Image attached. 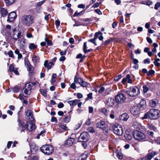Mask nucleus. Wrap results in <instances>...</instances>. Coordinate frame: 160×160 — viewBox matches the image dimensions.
<instances>
[{
    "instance_id": "obj_1",
    "label": "nucleus",
    "mask_w": 160,
    "mask_h": 160,
    "mask_svg": "<svg viewBox=\"0 0 160 160\" xmlns=\"http://www.w3.org/2000/svg\"><path fill=\"white\" fill-rule=\"evenodd\" d=\"M160 117V110L158 109H152L147 113L144 117L142 118L143 119L149 118L151 120H156Z\"/></svg>"
},
{
    "instance_id": "obj_2",
    "label": "nucleus",
    "mask_w": 160,
    "mask_h": 160,
    "mask_svg": "<svg viewBox=\"0 0 160 160\" xmlns=\"http://www.w3.org/2000/svg\"><path fill=\"white\" fill-rule=\"evenodd\" d=\"M77 83H79L81 87H88V85H90L89 83L84 81L82 78L75 76L74 78V82L72 83L70 85L71 88L75 90L76 88V84Z\"/></svg>"
},
{
    "instance_id": "obj_3",
    "label": "nucleus",
    "mask_w": 160,
    "mask_h": 160,
    "mask_svg": "<svg viewBox=\"0 0 160 160\" xmlns=\"http://www.w3.org/2000/svg\"><path fill=\"white\" fill-rule=\"evenodd\" d=\"M145 129L143 126H141L139 130L134 131L133 135L134 138L139 141L144 139L145 137L144 133Z\"/></svg>"
},
{
    "instance_id": "obj_4",
    "label": "nucleus",
    "mask_w": 160,
    "mask_h": 160,
    "mask_svg": "<svg viewBox=\"0 0 160 160\" xmlns=\"http://www.w3.org/2000/svg\"><path fill=\"white\" fill-rule=\"evenodd\" d=\"M23 122L22 121H19L18 122L19 127L18 129V130L21 129V132L22 131L24 132V129H27L29 131H31L35 129V124L33 123L29 122H27L25 126L23 125Z\"/></svg>"
},
{
    "instance_id": "obj_5",
    "label": "nucleus",
    "mask_w": 160,
    "mask_h": 160,
    "mask_svg": "<svg viewBox=\"0 0 160 160\" xmlns=\"http://www.w3.org/2000/svg\"><path fill=\"white\" fill-rule=\"evenodd\" d=\"M34 17L31 15H24L21 19V22L24 25L30 26L34 22Z\"/></svg>"
},
{
    "instance_id": "obj_6",
    "label": "nucleus",
    "mask_w": 160,
    "mask_h": 160,
    "mask_svg": "<svg viewBox=\"0 0 160 160\" xmlns=\"http://www.w3.org/2000/svg\"><path fill=\"white\" fill-rule=\"evenodd\" d=\"M125 93L131 97L137 96L140 93L139 90L137 87L134 86L131 87L128 89Z\"/></svg>"
},
{
    "instance_id": "obj_7",
    "label": "nucleus",
    "mask_w": 160,
    "mask_h": 160,
    "mask_svg": "<svg viewBox=\"0 0 160 160\" xmlns=\"http://www.w3.org/2000/svg\"><path fill=\"white\" fill-rule=\"evenodd\" d=\"M40 150L44 154L49 155L53 152V148L50 144H46L40 148Z\"/></svg>"
},
{
    "instance_id": "obj_8",
    "label": "nucleus",
    "mask_w": 160,
    "mask_h": 160,
    "mask_svg": "<svg viewBox=\"0 0 160 160\" xmlns=\"http://www.w3.org/2000/svg\"><path fill=\"white\" fill-rule=\"evenodd\" d=\"M153 84L152 83L148 82L143 86V92L144 96L146 97H149L151 95L150 93H147L149 90H152L153 89Z\"/></svg>"
},
{
    "instance_id": "obj_9",
    "label": "nucleus",
    "mask_w": 160,
    "mask_h": 160,
    "mask_svg": "<svg viewBox=\"0 0 160 160\" xmlns=\"http://www.w3.org/2000/svg\"><path fill=\"white\" fill-rule=\"evenodd\" d=\"M112 129L113 132L117 135L121 136L123 133V129L121 126L118 123H116L113 126Z\"/></svg>"
},
{
    "instance_id": "obj_10",
    "label": "nucleus",
    "mask_w": 160,
    "mask_h": 160,
    "mask_svg": "<svg viewBox=\"0 0 160 160\" xmlns=\"http://www.w3.org/2000/svg\"><path fill=\"white\" fill-rule=\"evenodd\" d=\"M126 97L125 95L122 93H119L115 97L116 102L118 103H123L126 100Z\"/></svg>"
},
{
    "instance_id": "obj_11",
    "label": "nucleus",
    "mask_w": 160,
    "mask_h": 160,
    "mask_svg": "<svg viewBox=\"0 0 160 160\" xmlns=\"http://www.w3.org/2000/svg\"><path fill=\"white\" fill-rule=\"evenodd\" d=\"M89 136L87 132H83L81 134L78 138V141L80 142L87 141L88 140Z\"/></svg>"
},
{
    "instance_id": "obj_12",
    "label": "nucleus",
    "mask_w": 160,
    "mask_h": 160,
    "mask_svg": "<svg viewBox=\"0 0 160 160\" xmlns=\"http://www.w3.org/2000/svg\"><path fill=\"white\" fill-rule=\"evenodd\" d=\"M130 112L132 115L138 117L140 112V109L137 106H133L131 108Z\"/></svg>"
},
{
    "instance_id": "obj_13",
    "label": "nucleus",
    "mask_w": 160,
    "mask_h": 160,
    "mask_svg": "<svg viewBox=\"0 0 160 160\" xmlns=\"http://www.w3.org/2000/svg\"><path fill=\"white\" fill-rule=\"evenodd\" d=\"M157 153V152L152 151V152H149L145 156L142 158V160H151Z\"/></svg>"
},
{
    "instance_id": "obj_14",
    "label": "nucleus",
    "mask_w": 160,
    "mask_h": 160,
    "mask_svg": "<svg viewBox=\"0 0 160 160\" xmlns=\"http://www.w3.org/2000/svg\"><path fill=\"white\" fill-rule=\"evenodd\" d=\"M26 118L28 120L33 121L34 120V118L33 116L32 111L30 110H28L25 112Z\"/></svg>"
},
{
    "instance_id": "obj_15",
    "label": "nucleus",
    "mask_w": 160,
    "mask_h": 160,
    "mask_svg": "<svg viewBox=\"0 0 160 160\" xmlns=\"http://www.w3.org/2000/svg\"><path fill=\"white\" fill-rule=\"evenodd\" d=\"M12 30L13 31V33L12 34V35L11 36V37L12 39L15 40H17L18 39H19L22 37L23 34L20 32H18L17 35L15 36L14 34L15 32L16 31V28H14L12 29Z\"/></svg>"
},
{
    "instance_id": "obj_16",
    "label": "nucleus",
    "mask_w": 160,
    "mask_h": 160,
    "mask_svg": "<svg viewBox=\"0 0 160 160\" xmlns=\"http://www.w3.org/2000/svg\"><path fill=\"white\" fill-rule=\"evenodd\" d=\"M75 139L74 138H68V139L65 141L64 145L66 147L70 146L75 142Z\"/></svg>"
},
{
    "instance_id": "obj_17",
    "label": "nucleus",
    "mask_w": 160,
    "mask_h": 160,
    "mask_svg": "<svg viewBox=\"0 0 160 160\" xmlns=\"http://www.w3.org/2000/svg\"><path fill=\"white\" fill-rule=\"evenodd\" d=\"M105 123L103 121H101L98 122L96 124L97 128L102 129L103 130H106L105 127Z\"/></svg>"
},
{
    "instance_id": "obj_18",
    "label": "nucleus",
    "mask_w": 160,
    "mask_h": 160,
    "mask_svg": "<svg viewBox=\"0 0 160 160\" xmlns=\"http://www.w3.org/2000/svg\"><path fill=\"white\" fill-rule=\"evenodd\" d=\"M16 13L15 12H12L10 13L8 15L7 21L10 22L13 21L16 18Z\"/></svg>"
},
{
    "instance_id": "obj_19",
    "label": "nucleus",
    "mask_w": 160,
    "mask_h": 160,
    "mask_svg": "<svg viewBox=\"0 0 160 160\" xmlns=\"http://www.w3.org/2000/svg\"><path fill=\"white\" fill-rule=\"evenodd\" d=\"M127 81L128 83H132V80L130 78V76L129 74H127L126 77L123 78L122 81V82L123 84H124Z\"/></svg>"
},
{
    "instance_id": "obj_20",
    "label": "nucleus",
    "mask_w": 160,
    "mask_h": 160,
    "mask_svg": "<svg viewBox=\"0 0 160 160\" xmlns=\"http://www.w3.org/2000/svg\"><path fill=\"white\" fill-rule=\"evenodd\" d=\"M54 64L53 62H50L49 63H48V61L45 60L44 62V66L47 69L49 70L52 68Z\"/></svg>"
},
{
    "instance_id": "obj_21",
    "label": "nucleus",
    "mask_w": 160,
    "mask_h": 160,
    "mask_svg": "<svg viewBox=\"0 0 160 160\" xmlns=\"http://www.w3.org/2000/svg\"><path fill=\"white\" fill-rule=\"evenodd\" d=\"M129 118L128 113L125 112L121 114L119 116V118L121 120L127 121Z\"/></svg>"
},
{
    "instance_id": "obj_22",
    "label": "nucleus",
    "mask_w": 160,
    "mask_h": 160,
    "mask_svg": "<svg viewBox=\"0 0 160 160\" xmlns=\"http://www.w3.org/2000/svg\"><path fill=\"white\" fill-rule=\"evenodd\" d=\"M9 71L10 72H14V73L17 75L19 74L18 69L16 68H15L14 65L13 64H11L9 67Z\"/></svg>"
},
{
    "instance_id": "obj_23",
    "label": "nucleus",
    "mask_w": 160,
    "mask_h": 160,
    "mask_svg": "<svg viewBox=\"0 0 160 160\" xmlns=\"http://www.w3.org/2000/svg\"><path fill=\"white\" fill-rule=\"evenodd\" d=\"M102 34V33L100 31L97 32L95 34L94 38L96 40L98 38L100 40L102 41L103 39Z\"/></svg>"
},
{
    "instance_id": "obj_24",
    "label": "nucleus",
    "mask_w": 160,
    "mask_h": 160,
    "mask_svg": "<svg viewBox=\"0 0 160 160\" xmlns=\"http://www.w3.org/2000/svg\"><path fill=\"white\" fill-rule=\"evenodd\" d=\"M8 13L6 9L4 8H2L0 10V14L2 17H5Z\"/></svg>"
},
{
    "instance_id": "obj_25",
    "label": "nucleus",
    "mask_w": 160,
    "mask_h": 160,
    "mask_svg": "<svg viewBox=\"0 0 160 160\" xmlns=\"http://www.w3.org/2000/svg\"><path fill=\"white\" fill-rule=\"evenodd\" d=\"M24 91L23 92L24 93V94H23V96L25 97H28V95L30 94L31 93V91L26 88H24L23 90Z\"/></svg>"
},
{
    "instance_id": "obj_26",
    "label": "nucleus",
    "mask_w": 160,
    "mask_h": 160,
    "mask_svg": "<svg viewBox=\"0 0 160 160\" xmlns=\"http://www.w3.org/2000/svg\"><path fill=\"white\" fill-rule=\"evenodd\" d=\"M79 101L78 100L75 99L73 100L69 101H68V103L70 106H75L78 104Z\"/></svg>"
},
{
    "instance_id": "obj_27",
    "label": "nucleus",
    "mask_w": 160,
    "mask_h": 160,
    "mask_svg": "<svg viewBox=\"0 0 160 160\" xmlns=\"http://www.w3.org/2000/svg\"><path fill=\"white\" fill-rule=\"evenodd\" d=\"M150 106L152 108H154L158 104V101L155 99H153L150 101Z\"/></svg>"
},
{
    "instance_id": "obj_28",
    "label": "nucleus",
    "mask_w": 160,
    "mask_h": 160,
    "mask_svg": "<svg viewBox=\"0 0 160 160\" xmlns=\"http://www.w3.org/2000/svg\"><path fill=\"white\" fill-rule=\"evenodd\" d=\"M39 59L40 58L39 57L35 55H33L32 58V60L34 63L39 62Z\"/></svg>"
},
{
    "instance_id": "obj_29",
    "label": "nucleus",
    "mask_w": 160,
    "mask_h": 160,
    "mask_svg": "<svg viewBox=\"0 0 160 160\" xmlns=\"http://www.w3.org/2000/svg\"><path fill=\"white\" fill-rule=\"evenodd\" d=\"M27 65L28 71L29 73L32 72L33 70V67L30 65L29 62L27 63Z\"/></svg>"
},
{
    "instance_id": "obj_30",
    "label": "nucleus",
    "mask_w": 160,
    "mask_h": 160,
    "mask_svg": "<svg viewBox=\"0 0 160 160\" xmlns=\"http://www.w3.org/2000/svg\"><path fill=\"white\" fill-rule=\"evenodd\" d=\"M38 150V147L35 145H32L30 147V150L31 152L33 153H36Z\"/></svg>"
},
{
    "instance_id": "obj_31",
    "label": "nucleus",
    "mask_w": 160,
    "mask_h": 160,
    "mask_svg": "<svg viewBox=\"0 0 160 160\" xmlns=\"http://www.w3.org/2000/svg\"><path fill=\"white\" fill-rule=\"evenodd\" d=\"M116 152H115V153L116 154H117V157L119 159H122V158L123 157L122 155V153L120 152H119L118 150L116 149Z\"/></svg>"
},
{
    "instance_id": "obj_32",
    "label": "nucleus",
    "mask_w": 160,
    "mask_h": 160,
    "mask_svg": "<svg viewBox=\"0 0 160 160\" xmlns=\"http://www.w3.org/2000/svg\"><path fill=\"white\" fill-rule=\"evenodd\" d=\"M15 0H5V3L7 5H10L13 4Z\"/></svg>"
},
{
    "instance_id": "obj_33",
    "label": "nucleus",
    "mask_w": 160,
    "mask_h": 160,
    "mask_svg": "<svg viewBox=\"0 0 160 160\" xmlns=\"http://www.w3.org/2000/svg\"><path fill=\"white\" fill-rule=\"evenodd\" d=\"M71 118V116L70 115H67L65 116L64 118V121L65 122L67 123L69 122Z\"/></svg>"
},
{
    "instance_id": "obj_34",
    "label": "nucleus",
    "mask_w": 160,
    "mask_h": 160,
    "mask_svg": "<svg viewBox=\"0 0 160 160\" xmlns=\"http://www.w3.org/2000/svg\"><path fill=\"white\" fill-rule=\"evenodd\" d=\"M37 48V46L33 43H30L29 44V48L31 50L35 49Z\"/></svg>"
},
{
    "instance_id": "obj_35",
    "label": "nucleus",
    "mask_w": 160,
    "mask_h": 160,
    "mask_svg": "<svg viewBox=\"0 0 160 160\" xmlns=\"http://www.w3.org/2000/svg\"><path fill=\"white\" fill-rule=\"evenodd\" d=\"M32 84L30 82L27 83L25 87V88L30 90L32 89Z\"/></svg>"
},
{
    "instance_id": "obj_36",
    "label": "nucleus",
    "mask_w": 160,
    "mask_h": 160,
    "mask_svg": "<svg viewBox=\"0 0 160 160\" xmlns=\"http://www.w3.org/2000/svg\"><path fill=\"white\" fill-rule=\"evenodd\" d=\"M57 75L56 74L53 73L52 76L51 82L54 83L56 80Z\"/></svg>"
},
{
    "instance_id": "obj_37",
    "label": "nucleus",
    "mask_w": 160,
    "mask_h": 160,
    "mask_svg": "<svg viewBox=\"0 0 160 160\" xmlns=\"http://www.w3.org/2000/svg\"><path fill=\"white\" fill-rule=\"evenodd\" d=\"M155 71L153 70H151L147 73V75L148 76H152L154 75Z\"/></svg>"
},
{
    "instance_id": "obj_38",
    "label": "nucleus",
    "mask_w": 160,
    "mask_h": 160,
    "mask_svg": "<svg viewBox=\"0 0 160 160\" xmlns=\"http://www.w3.org/2000/svg\"><path fill=\"white\" fill-rule=\"evenodd\" d=\"M87 131L88 132L93 133L95 132L94 129L92 127H90L87 129Z\"/></svg>"
},
{
    "instance_id": "obj_39",
    "label": "nucleus",
    "mask_w": 160,
    "mask_h": 160,
    "mask_svg": "<svg viewBox=\"0 0 160 160\" xmlns=\"http://www.w3.org/2000/svg\"><path fill=\"white\" fill-rule=\"evenodd\" d=\"M101 112H102L103 113L107 115L109 111H108L105 108H103L101 109Z\"/></svg>"
},
{
    "instance_id": "obj_40",
    "label": "nucleus",
    "mask_w": 160,
    "mask_h": 160,
    "mask_svg": "<svg viewBox=\"0 0 160 160\" xmlns=\"http://www.w3.org/2000/svg\"><path fill=\"white\" fill-rule=\"evenodd\" d=\"M40 92L43 96L46 97L47 96V93L43 89H40Z\"/></svg>"
},
{
    "instance_id": "obj_41",
    "label": "nucleus",
    "mask_w": 160,
    "mask_h": 160,
    "mask_svg": "<svg viewBox=\"0 0 160 160\" xmlns=\"http://www.w3.org/2000/svg\"><path fill=\"white\" fill-rule=\"evenodd\" d=\"M18 43H21L22 44H25L26 43L25 40L24 38H22L19 39L18 41Z\"/></svg>"
},
{
    "instance_id": "obj_42",
    "label": "nucleus",
    "mask_w": 160,
    "mask_h": 160,
    "mask_svg": "<svg viewBox=\"0 0 160 160\" xmlns=\"http://www.w3.org/2000/svg\"><path fill=\"white\" fill-rule=\"evenodd\" d=\"M87 42H84V43H83V49L84 52L85 53H86V50H87Z\"/></svg>"
},
{
    "instance_id": "obj_43",
    "label": "nucleus",
    "mask_w": 160,
    "mask_h": 160,
    "mask_svg": "<svg viewBox=\"0 0 160 160\" xmlns=\"http://www.w3.org/2000/svg\"><path fill=\"white\" fill-rule=\"evenodd\" d=\"M96 39L94 38L93 39H90L88 40V41L93 43L95 45H97V44L96 42Z\"/></svg>"
},
{
    "instance_id": "obj_44",
    "label": "nucleus",
    "mask_w": 160,
    "mask_h": 160,
    "mask_svg": "<svg viewBox=\"0 0 160 160\" xmlns=\"http://www.w3.org/2000/svg\"><path fill=\"white\" fill-rule=\"evenodd\" d=\"M149 127L151 130H152L154 131H156L157 130V128L155 126L152 124H150L149 126Z\"/></svg>"
},
{
    "instance_id": "obj_45",
    "label": "nucleus",
    "mask_w": 160,
    "mask_h": 160,
    "mask_svg": "<svg viewBox=\"0 0 160 160\" xmlns=\"http://www.w3.org/2000/svg\"><path fill=\"white\" fill-rule=\"evenodd\" d=\"M45 40L48 45L50 46L52 45V42L51 41L49 40L47 38H45Z\"/></svg>"
},
{
    "instance_id": "obj_46",
    "label": "nucleus",
    "mask_w": 160,
    "mask_h": 160,
    "mask_svg": "<svg viewBox=\"0 0 160 160\" xmlns=\"http://www.w3.org/2000/svg\"><path fill=\"white\" fill-rule=\"evenodd\" d=\"M160 6V2H158L155 5L154 8L155 10H158Z\"/></svg>"
},
{
    "instance_id": "obj_47",
    "label": "nucleus",
    "mask_w": 160,
    "mask_h": 160,
    "mask_svg": "<svg viewBox=\"0 0 160 160\" xmlns=\"http://www.w3.org/2000/svg\"><path fill=\"white\" fill-rule=\"evenodd\" d=\"M125 137H126L127 139L128 140H131L132 138V136L130 134H126L125 136Z\"/></svg>"
},
{
    "instance_id": "obj_48",
    "label": "nucleus",
    "mask_w": 160,
    "mask_h": 160,
    "mask_svg": "<svg viewBox=\"0 0 160 160\" xmlns=\"http://www.w3.org/2000/svg\"><path fill=\"white\" fill-rule=\"evenodd\" d=\"M60 127L63 129V130L66 131L68 130L67 127L65 125H60Z\"/></svg>"
},
{
    "instance_id": "obj_49",
    "label": "nucleus",
    "mask_w": 160,
    "mask_h": 160,
    "mask_svg": "<svg viewBox=\"0 0 160 160\" xmlns=\"http://www.w3.org/2000/svg\"><path fill=\"white\" fill-rule=\"evenodd\" d=\"M150 62V59L148 58L144 59L143 61V63L145 64H149Z\"/></svg>"
},
{
    "instance_id": "obj_50",
    "label": "nucleus",
    "mask_w": 160,
    "mask_h": 160,
    "mask_svg": "<svg viewBox=\"0 0 160 160\" xmlns=\"http://www.w3.org/2000/svg\"><path fill=\"white\" fill-rule=\"evenodd\" d=\"M86 155L82 154L79 157V159L80 160H86Z\"/></svg>"
},
{
    "instance_id": "obj_51",
    "label": "nucleus",
    "mask_w": 160,
    "mask_h": 160,
    "mask_svg": "<svg viewBox=\"0 0 160 160\" xmlns=\"http://www.w3.org/2000/svg\"><path fill=\"white\" fill-rule=\"evenodd\" d=\"M105 90V88L103 87H101L100 88V89L98 91V92L99 93H102Z\"/></svg>"
},
{
    "instance_id": "obj_52",
    "label": "nucleus",
    "mask_w": 160,
    "mask_h": 160,
    "mask_svg": "<svg viewBox=\"0 0 160 160\" xmlns=\"http://www.w3.org/2000/svg\"><path fill=\"white\" fill-rule=\"evenodd\" d=\"M95 12L98 14V15H102V13L101 11V10L99 9H97L95 10Z\"/></svg>"
},
{
    "instance_id": "obj_53",
    "label": "nucleus",
    "mask_w": 160,
    "mask_h": 160,
    "mask_svg": "<svg viewBox=\"0 0 160 160\" xmlns=\"http://www.w3.org/2000/svg\"><path fill=\"white\" fill-rule=\"evenodd\" d=\"M19 88L17 87H15L12 89L13 92H17L19 90Z\"/></svg>"
},
{
    "instance_id": "obj_54",
    "label": "nucleus",
    "mask_w": 160,
    "mask_h": 160,
    "mask_svg": "<svg viewBox=\"0 0 160 160\" xmlns=\"http://www.w3.org/2000/svg\"><path fill=\"white\" fill-rule=\"evenodd\" d=\"M101 3V2H100V3L96 2V3H94L93 5L92 6V8H97L98 7H99V6L100 4Z\"/></svg>"
},
{
    "instance_id": "obj_55",
    "label": "nucleus",
    "mask_w": 160,
    "mask_h": 160,
    "mask_svg": "<svg viewBox=\"0 0 160 160\" xmlns=\"http://www.w3.org/2000/svg\"><path fill=\"white\" fill-rule=\"evenodd\" d=\"M122 76L121 75H118V76L115 77L114 78V80L116 81H118L119 79L121 78Z\"/></svg>"
},
{
    "instance_id": "obj_56",
    "label": "nucleus",
    "mask_w": 160,
    "mask_h": 160,
    "mask_svg": "<svg viewBox=\"0 0 160 160\" xmlns=\"http://www.w3.org/2000/svg\"><path fill=\"white\" fill-rule=\"evenodd\" d=\"M8 54L9 56V57L11 58H13L14 56L13 55V53L12 51H10L8 53Z\"/></svg>"
},
{
    "instance_id": "obj_57",
    "label": "nucleus",
    "mask_w": 160,
    "mask_h": 160,
    "mask_svg": "<svg viewBox=\"0 0 160 160\" xmlns=\"http://www.w3.org/2000/svg\"><path fill=\"white\" fill-rule=\"evenodd\" d=\"M82 21L86 22H90L92 21V19L91 18H87L85 19H83Z\"/></svg>"
},
{
    "instance_id": "obj_58",
    "label": "nucleus",
    "mask_w": 160,
    "mask_h": 160,
    "mask_svg": "<svg viewBox=\"0 0 160 160\" xmlns=\"http://www.w3.org/2000/svg\"><path fill=\"white\" fill-rule=\"evenodd\" d=\"M82 58H83V56L82 54L81 53H79L77 55L76 58L77 59H81Z\"/></svg>"
},
{
    "instance_id": "obj_59",
    "label": "nucleus",
    "mask_w": 160,
    "mask_h": 160,
    "mask_svg": "<svg viewBox=\"0 0 160 160\" xmlns=\"http://www.w3.org/2000/svg\"><path fill=\"white\" fill-rule=\"evenodd\" d=\"M64 104L62 102H60L58 105V107L59 108H61L63 107Z\"/></svg>"
},
{
    "instance_id": "obj_60",
    "label": "nucleus",
    "mask_w": 160,
    "mask_h": 160,
    "mask_svg": "<svg viewBox=\"0 0 160 160\" xmlns=\"http://www.w3.org/2000/svg\"><path fill=\"white\" fill-rule=\"evenodd\" d=\"M77 97L78 98H82L83 97L82 94L80 93H78L77 95Z\"/></svg>"
},
{
    "instance_id": "obj_61",
    "label": "nucleus",
    "mask_w": 160,
    "mask_h": 160,
    "mask_svg": "<svg viewBox=\"0 0 160 160\" xmlns=\"http://www.w3.org/2000/svg\"><path fill=\"white\" fill-rule=\"evenodd\" d=\"M82 12H81L79 13H78L77 11H76L74 13L73 15V17L77 16L78 15H80L82 13Z\"/></svg>"
},
{
    "instance_id": "obj_62",
    "label": "nucleus",
    "mask_w": 160,
    "mask_h": 160,
    "mask_svg": "<svg viewBox=\"0 0 160 160\" xmlns=\"http://www.w3.org/2000/svg\"><path fill=\"white\" fill-rule=\"evenodd\" d=\"M26 36L28 38H30L33 37L32 34L31 33H27Z\"/></svg>"
},
{
    "instance_id": "obj_63",
    "label": "nucleus",
    "mask_w": 160,
    "mask_h": 160,
    "mask_svg": "<svg viewBox=\"0 0 160 160\" xmlns=\"http://www.w3.org/2000/svg\"><path fill=\"white\" fill-rule=\"evenodd\" d=\"M145 103V101H142L139 103L141 107H143L145 105L144 104Z\"/></svg>"
},
{
    "instance_id": "obj_64",
    "label": "nucleus",
    "mask_w": 160,
    "mask_h": 160,
    "mask_svg": "<svg viewBox=\"0 0 160 160\" xmlns=\"http://www.w3.org/2000/svg\"><path fill=\"white\" fill-rule=\"evenodd\" d=\"M78 8H85V5L83 4H80L78 5Z\"/></svg>"
}]
</instances>
